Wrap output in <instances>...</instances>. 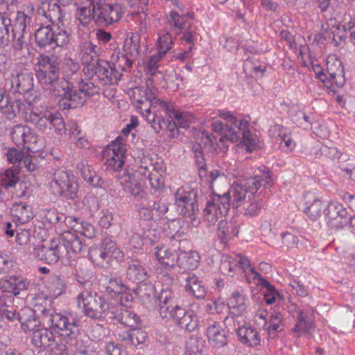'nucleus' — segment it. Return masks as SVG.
Instances as JSON below:
<instances>
[{
  "instance_id": "e433bc0d",
  "label": "nucleus",
  "mask_w": 355,
  "mask_h": 355,
  "mask_svg": "<svg viewBox=\"0 0 355 355\" xmlns=\"http://www.w3.org/2000/svg\"><path fill=\"white\" fill-rule=\"evenodd\" d=\"M304 199L306 204L304 213L311 220H316L321 216L324 209L322 200L311 193L306 194Z\"/></svg>"
},
{
  "instance_id": "f03ea898",
  "label": "nucleus",
  "mask_w": 355,
  "mask_h": 355,
  "mask_svg": "<svg viewBox=\"0 0 355 355\" xmlns=\"http://www.w3.org/2000/svg\"><path fill=\"white\" fill-rule=\"evenodd\" d=\"M49 296L37 295L33 299L32 311L41 318L44 326L48 327L64 338L67 344L75 341L79 334V327L73 319L56 313L47 303Z\"/></svg>"
},
{
  "instance_id": "052dcab7",
  "label": "nucleus",
  "mask_w": 355,
  "mask_h": 355,
  "mask_svg": "<svg viewBox=\"0 0 355 355\" xmlns=\"http://www.w3.org/2000/svg\"><path fill=\"white\" fill-rule=\"evenodd\" d=\"M90 69L94 71V73L105 83L107 84V78H108V69H109V63L107 62L103 61L102 62H99L97 61L95 64H93L90 66Z\"/></svg>"
},
{
  "instance_id": "473e14b6",
  "label": "nucleus",
  "mask_w": 355,
  "mask_h": 355,
  "mask_svg": "<svg viewBox=\"0 0 355 355\" xmlns=\"http://www.w3.org/2000/svg\"><path fill=\"white\" fill-rule=\"evenodd\" d=\"M126 277L132 282L145 281L148 277L145 264L139 259H131L128 261Z\"/></svg>"
},
{
  "instance_id": "7c9ffc66",
  "label": "nucleus",
  "mask_w": 355,
  "mask_h": 355,
  "mask_svg": "<svg viewBox=\"0 0 355 355\" xmlns=\"http://www.w3.org/2000/svg\"><path fill=\"white\" fill-rule=\"evenodd\" d=\"M51 331L46 329H36L33 331L31 343L37 348H51L53 349L54 346L57 345L55 336L53 332L55 333L51 329Z\"/></svg>"
},
{
  "instance_id": "2eb2a0df",
  "label": "nucleus",
  "mask_w": 355,
  "mask_h": 355,
  "mask_svg": "<svg viewBox=\"0 0 355 355\" xmlns=\"http://www.w3.org/2000/svg\"><path fill=\"white\" fill-rule=\"evenodd\" d=\"M12 142L18 147H23L28 150H37L35 145L38 140L37 135L26 125L18 124L10 130Z\"/></svg>"
},
{
  "instance_id": "4be33fe9",
  "label": "nucleus",
  "mask_w": 355,
  "mask_h": 355,
  "mask_svg": "<svg viewBox=\"0 0 355 355\" xmlns=\"http://www.w3.org/2000/svg\"><path fill=\"white\" fill-rule=\"evenodd\" d=\"M29 284V282L21 275H8L0 279V291L17 296L21 291L28 290Z\"/></svg>"
},
{
  "instance_id": "c85d7f7f",
  "label": "nucleus",
  "mask_w": 355,
  "mask_h": 355,
  "mask_svg": "<svg viewBox=\"0 0 355 355\" xmlns=\"http://www.w3.org/2000/svg\"><path fill=\"white\" fill-rule=\"evenodd\" d=\"M155 255L162 266V270L173 271L177 267V257L178 255L165 245L156 246Z\"/></svg>"
},
{
  "instance_id": "e2e57ef3",
  "label": "nucleus",
  "mask_w": 355,
  "mask_h": 355,
  "mask_svg": "<svg viewBox=\"0 0 355 355\" xmlns=\"http://www.w3.org/2000/svg\"><path fill=\"white\" fill-rule=\"evenodd\" d=\"M278 141H279V148L287 153L293 152L296 147V143L293 139L289 130Z\"/></svg>"
},
{
  "instance_id": "6e6d98bb",
  "label": "nucleus",
  "mask_w": 355,
  "mask_h": 355,
  "mask_svg": "<svg viewBox=\"0 0 355 355\" xmlns=\"http://www.w3.org/2000/svg\"><path fill=\"white\" fill-rule=\"evenodd\" d=\"M184 17L180 15L176 11H171L169 16L167 17V24L169 25L171 28L177 31V34L184 28Z\"/></svg>"
},
{
  "instance_id": "13d9d810",
  "label": "nucleus",
  "mask_w": 355,
  "mask_h": 355,
  "mask_svg": "<svg viewBox=\"0 0 355 355\" xmlns=\"http://www.w3.org/2000/svg\"><path fill=\"white\" fill-rule=\"evenodd\" d=\"M101 248L110 256L111 259H119L122 257V252L115 242L108 238L103 239Z\"/></svg>"
},
{
  "instance_id": "09e8293b",
  "label": "nucleus",
  "mask_w": 355,
  "mask_h": 355,
  "mask_svg": "<svg viewBox=\"0 0 355 355\" xmlns=\"http://www.w3.org/2000/svg\"><path fill=\"white\" fill-rule=\"evenodd\" d=\"M105 281V292L111 296L119 295L127 288L121 280L114 277H106Z\"/></svg>"
},
{
  "instance_id": "9d476101",
  "label": "nucleus",
  "mask_w": 355,
  "mask_h": 355,
  "mask_svg": "<svg viewBox=\"0 0 355 355\" xmlns=\"http://www.w3.org/2000/svg\"><path fill=\"white\" fill-rule=\"evenodd\" d=\"M35 39L41 47L51 46V48H54L67 44L69 36L65 30L48 25L42 26L35 31Z\"/></svg>"
},
{
  "instance_id": "5701e85b",
  "label": "nucleus",
  "mask_w": 355,
  "mask_h": 355,
  "mask_svg": "<svg viewBox=\"0 0 355 355\" xmlns=\"http://www.w3.org/2000/svg\"><path fill=\"white\" fill-rule=\"evenodd\" d=\"M34 12V6L30 3H24L21 10L17 11L12 27L13 33H28Z\"/></svg>"
},
{
  "instance_id": "69168bd1",
  "label": "nucleus",
  "mask_w": 355,
  "mask_h": 355,
  "mask_svg": "<svg viewBox=\"0 0 355 355\" xmlns=\"http://www.w3.org/2000/svg\"><path fill=\"white\" fill-rule=\"evenodd\" d=\"M331 33L333 34V42L336 46L341 45L347 37L346 29L341 25L333 26L331 28Z\"/></svg>"
},
{
  "instance_id": "6e6552de",
  "label": "nucleus",
  "mask_w": 355,
  "mask_h": 355,
  "mask_svg": "<svg viewBox=\"0 0 355 355\" xmlns=\"http://www.w3.org/2000/svg\"><path fill=\"white\" fill-rule=\"evenodd\" d=\"M23 119L27 123L33 124L35 128L44 133H50L52 129L61 135L66 131L65 123L60 113H52L49 111L35 112L31 109L23 110Z\"/></svg>"
},
{
  "instance_id": "a211bd4d",
  "label": "nucleus",
  "mask_w": 355,
  "mask_h": 355,
  "mask_svg": "<svg viewBox=\"0 0 355 355\" xmlns=\"http://www.w3.org/2000/svg\"><path fill=\"white\" fill-rule=\"evenodd\" d=\"M123 13V9L120 4L109 3L92 14V19L101 26H108L120 21Z\"/></svg>"
},
{
  "instance_id": "412c9836",
  "label": "nucleus",
  "mask_w": 355,
  "mask_h": 355,
  "mask_svg": "<svg viewBox=\"0 0 355 355\" xmlns=\"http://www.w3.org/2000/svg\"><path fill=\"white\" fill-rule=\"evenodd\" d=\"M107 320H116L121 324L130 329L136 328L140 323L139 316L123 306H114L112 305Z\"/></svg>"
},
{
  "instance_id": "2f4dec72",
  "label": "nucleus",
  "mask_w": 355,
  "mask_h": 355,
  "mask_svg": "<svg viewBox=\"0 0 355 355\" xmlns=\"http://www.w3.org/2000/svg\"><path fill=\"white\" fill-rule=\"evenodd\" d=\"M99 49L92 42H82L78 46V58L83 64L92 66L98 61Z\"/></svg>"
},
{
  "instance_id": "f8f14e48",
  "label": "nucleus",
  "mask_w": 355,
  "mask_h": 355,
  "mask_svg": "<svg viewBox=\"0 0 355 355\" xmlns=\"http://www.w3.org/2000/svg\"><path fill=\"white\" fill-rule=\"evenodd\" d=\"M92 94H93V92L90 91L88 84L83 85L81 87L77 89L73 88L72 81H69V85L60 89V92L55 94V96L61 98L64 108L67 107L68 109H74L83 106L87 97Z\"/></svg>"
},
{
  "instance_id": "0eeeda50",
  "label": "nucleus",
  "mask_w": 355,
  "mask_h": 355,
  "mask_svg": "<svg viewBox=\"0 0 355 355\" xmlns=\"http://www.w3.org/2000/svg\"><path fill=\"white\" fill-rule=\"evenodd\" d=\"M47 186L54 196L67 200L77 197L78 179L72 173L62 168H56L46 172Z\"/></svg>"
},
{
  "instance_id": "1a4fd4ad",
  "label": "nucleus",
  "mask_w": 355,
  "mask_h": 355,
  "mask_svg": "<svg viewBox=\"0 0 355 355\" xmlns=\"http://www.w3.org/2000/svg\"><path fill=\"white\" fill-rule=\"evenodd\" d=\"M77 304L86 316L97 320L107 319L112 307L102 296L88 290L78 294Z\"/></svg>"
},
{
  "instance_id": "ea45409f",
  "label": "nucleus",
  "mask_w": 355,
  "mask_h": 355,
  "mask_svg": "<svg viewBox=\"0 0 355 355\" xmlns=\"http://www.w3.org/2000/svg\"><path fill=\"white\" fill-rule=\"evenodd\" d=\"M200 257L198 252H181L177 257V267L186 270H195L198 268Z\"/></svg>"
},
{
  "instance_id": "c9c22d12",
  "label": "nucleus",
  "mask_w": 355,
  "mask_h": 355,
  "mask_svg": "<svg viewBox=\"0 0 355 355\" xmlns=\"http://www.w3.org/2000/svg\"><path fill=\"white\" fill-rule=\"evenodd\" d=\"M65 223L76 232H80L84 236L92 239L96 236V230L93 225L88 222L82 221L80 218L69 216L65 218Z\"/></svg>"
},
{
  "instance_id": "8fccbe9b",
  "label": "nucleus",
  "mask_w": 355,
  "mask_h": 355,
  "mask_svg": "<svg viewBox=\"0 0 355 355\" xmlns=\"http://www.w3.org/2000/svg\"><path fill=\"white\" fill-rule=\"evenodd\" d=\"M76 20L78 21V26L87 27L91 23L92 18V9L90 6H78L76 11Z\"/></svg>"
},
{
  "instance_id": "bf43d9fd",
  "label": "nucleus",
  "mask_w": 355,
  "mask_h": 355,
  "mask_svg": "<svg viewBox=\"0 0 355 355\" xmlns=\"http://www.w3.org/2000/svg\"><path fill=\"white\" fill-rule=\"evenodd\" d=\"M18 182L19 178L12 170L8 169L0 175V184L6 189L15 187Z\"/></svg>"
},
{
  "instance_id": "37998d69",
  "label": "nucleus",
  "mask_w": 355,
  "mask_h": 355,
  "mask_svg": "<svg viewBox=\"0 0 355 355\" xmlns=\"http://www.w3.org/2000/svg\"><path fill=\"white\" fill-rule=\"evenodd\" d=\"M135 171L139 174L148 176L155 171L151 159L144 153H140L135 158Z\"/></svg>"
},
{
  "instance_id": "49530a36",
  "label": "nucleus",
  "mask_w": 355,
  "mask_h": 355,
  "mask_svg": "<svg viewBox=\"0 0 355 355\" xmlns=\"http://www.w3.org/2000/svg\"><path fill=\"white\" fill-rule=\"evenodd\" d=\"M79 69L80 66L78 62L72 60L71 58H65L62 67V78L68 81H70V80H76Z\"/></svg>"
},
{
  "instance_id": "bb28decb",
  "label": "nucleus",
  "mask_w": 355,
  "mask_h": 355,
  "mask_svg": "<svg viewBox=\"0 0 355 355\" xmlns=\"http://www.w3.org/2000/svg\"><path fill=\"white\" fill-rule=\"evenodd\" d=\"M119 184L123 190L134 198L142 199L145 196V191L141 182L136 178L135 174L124 173L119 177Z\"/></svg>"
},
{
  "instance_id": "a19ab883",
  "label": "nucleus",
  "mask_w": 355,
  "mask_h": 355,
  "mask_svg": "<svg viewBox=\"0 0 355 355\" xmlns=\"http://www.w3.org/2000/svg\"><path fill=\"white\" fill-rule=\"evenodd\" d=\"M40 10L42 15L52 22L60 21L64 17L60 6L54 1L46 0L42 3Z\"/></svg>"
},
{
  "instance_id": "f3484780",
  "label": "nucleus",
  "mask_w": 355,
  "mask_h": 355,
  "mask_svg": "<svg viewBox=\"0 0 355 355\" xmlns=\"http://www.w3.org/2000/svg\"><path fill=\"white\" fill-rule=\"evenodd\" d=\"M249 304L248 298L243 292L236 291L232 293L227 302L231 315L225 320L227 327L230 326L231 323L243 319L241 316L245 312Z\"/></svg>"
},
{
  "instance_id": "603ef678",
  "label": "nucleus",
  "mask_w": 355,
  "mask_h": 355,
  "mask_svg": "<svg viewBox=\"0 0 355 355\" xmlns=\"http://www.w3.org/2000/svg\"><path fill=\"white\" fill-rule=\"evenodd\" d=\"M261 207V201L257 198L256 195L249 198L243 206V214L246 216H255L258 215Z\"/></svg>"
},
{
  "instance_id": "7ed1b4c3",
  "label": "nucleus",
  "mask_w": 355,
  "mask_h": 355,
  "mask_svg": "<svg viewBox=\"0 0 355 355\" xmlns=\"http://www.w3.org/2000/svg\"><path fill=\"white\" fill-rule=\"evenodd\" d=\"M273 184L272 173L263 171L261 175L250 177L244 181H239L227 189L220 184V195H225L229 200L230 206L236 209L242 207L249 198L256 195L258 189L263 186L270 188Z\"/></svg>"
},
{
  "instance_id": "72a5a7b5",
  "label": "nucleus",
  "mask_w": 355,
  "mask_h": 355,
  "mask_svg": "<svg viewBox=\"0 0 355 355\" xmlns=\"http://www.w3.org/2000/svg\"><path fill=\"white\" fill-rule=\"evenodd\" d=\"M132 62L128 57H118L112 67L109 65L107 84H116L121 78L123 71L130 68Z\"/></svg>"
},
{
  "instance_id": "423d86ee",
  "label": "nucleus",
  "mask_w": 355,
  "mask_h": 355,
  "mask_svg": "<svg viewBox=\"0 0 355 355\" xmlns=\"http://www.w3.org/2000/svg\"><path fill=\"white\" fill-rule=\"evenodd\" d=\"M216 115L222 118L224 122L217 120L211 123V130L219 134L220 141L224 140L236 142L241 138L244 141L248 140L250 131L248 122L245 120H238L229 111L217 110Z\"/></svg>"
},
{
  "instance_id": "58836bf2",
  "label": "nucleus",
  "mask_w": 355,
  "mask_h": 355,
  "mask_svg": "<svg viewBox=\"0 0 355 355\" xmlns=\"http://www.w3.org/2000/svg\"><path fill=\"white\" fill-rule=\"evenodd\" d=\"M185 282V289L187 292H189L198 299L205 297L207 290L202 282L196 275L193 273L188 274Z\"/></svg>"
},
{
  "instance_id": "f257e3e1",
  "label": "nucleus",
  "mask_w": 355,
  "mask_h": 355,
  "mask_svg": "<svg viewBox=\"0 0 355 355\" xmlns=\"http://www.w3.org/2000/svg\"><path fill=\"white\" fill-rule=\"evenodd\" d=\"M86 250L83 239L71 231L64 232L58 238L33 247V256L46 263L68 261L70 253L79 254Z\"/></svg>"
},
{
  "instance_id": "9b49d317",
  "label": "nucleus",
  "mask_w": 355,
  "mask_h": 355,
  "mask_svg": "<svg viewBox=\"0 0 355 355\" xmlns=\"http://www.w3.org/2000/svg\"><path fill=\"white\" fill-rule=\"evenodd\" d=\"M197 191L193 189H179L175 193V202L180 209V214L191 220L193 226H197L196 214L198 211V205L196 200Z\"/></svg>"
},
{
  "instance_id": "a878e982",
  "label": "nucleus",
  "mask_w": 355,
  "mask_h": 355,
  "mask_svg": "<svg viewBox=\"0 0 355 355\" xmlns=\"http://www.w3.org/2000/svg\"><path fill=\"white\" fill-rule=\"evenodd\" d=\"M244 322V320H239L233 323L234 328L240 341L243 344H248L252 347H256L260 345V338L257 331L250 326H241V323Z\"/></svg>"
},
{
  "instance_id": "aec40b11",
  "label": "nucleus",
  "mask_w": 355,
  "mask_h": 355,
  "mask_svg": "<svg viewBox=\"0 0 355 355\" xmlns=\"http://www.w3.org/2000/svg\"><path fill=\"white\" fill-rule=\"evenodd\" d=\"M289 312L293 318H297V322L293 331L295 332L311 334L313 330V311L297 308L295 304H291Z\"/></svg>"
},
{
  "instance_id": "cd10ccee",
  "label": "nucleus",
  "mask_w": 355,
  "mask_h": 355,
  "mask_svg": "<svg viewBox=\"0 0 355 355\" xmlns=\"http://www.w3.org/2000/svg\"><path fill=\"white\" fill-rule=\"evenodd\" d=\"M68 286L64 276L53 273L51 274L45 282V288L47 295L50 298H56L65 293Z\"/></svg>"
},
{
  "instance_id": "5fc2aeb1",
  "label": "nucleus",
  "mask_w": 355,
  "mask_h": 355,
  "mask_svg": "<svg viewBox=\"0 0 355 355\" xmlns=\"http://www.w3.org/2000/svg\"><path fill=\"white\" fill-rule=\"evenodd\" d=\"M143 230L139 227L138 223H135L132 230V234L130 238L129 243L130 246L136 250H141L146 243L142 232Z\"/></svg>"
},
{
  "instance_id": "39448f33",
  "label": "nucleus",
  "mask_w": 355,
  "mask_h": 355,
  "mask_svg": "<svg viewBox=\"0 0 355 355\" xmlns=\"http://www.w3.org/2000/svg\"><path fill=\"white\" fill-rule=\"evenodd\" d=\"M37 65L36 76L44 89L55 95L60 89L69 85V81L60 76L59 62L56 56L40 54Z\"/></svg>"
},
{
  "instance_id": "a18cd8bd",
  "label": "nucleus",
  "mask_w": 355,
  "mask_h": 355,
  "mask_svg": "<svg viewBox=\"0 0 355 355\" xmlns=\"http://www.w3.org/2000/svg\"><path fill=\"white\" fill-rule=\"evenodd\" d=\"M89 256L93 263L101 268L107 267L112 261V259L101 247L91 249Z\"/></svg>"
},
{
  "instance_id": "774afa93",
  "label": "nucleus",
  "mask_w": 355,
  "mask_h": 355,
  "mask_svg": "<svg viewBox=\"0 0 355 355\" xmlns=\"http://www.w3.org/2000/svg\"><path fill=\"white\" fill-rule=\"evenodd\" d=\"M24 155V153L22 151L17 148H12L8 150L6 156L9 163L19 166V165H21V160Z\"/></svg>"
},
{
  "instance_id": "393cba45",
  "label": "nucleus",
  "mask_w": 355,
  "mask_h": 355,
  "mask_svg": "<svg viewBox=\"0 0 355 355\" xmlns=\"http://www.w3.org/2000/svg\"><path fill=\"white\" fill-rule=\"evenodd\" d=\"M26 108V104L21 100L12 101L8 95L0 93V112L8 119H12L20 113L22 116Z\"/></svg>"
},
{
  "instance_id": "f704fd0d",
  "label": "nucleus",
  "mask_w": 355,
  "mask_h": 355,
  "mask_svg": "<svg viewBox=\"0 0 355 355\" xmlns=\"http://www.w3.org/2000/svg\"><path fill=\"white\" fill-rule=\"evenodd\" d=\"M10 211L17 225L27 223L34 217L31 206L24 202L14 203L10 208Z\"/></svg>"
},
{
  "instance_id": "ddd939ff",
  "label": "nucleus",
  "mask_w": 355,
  "mask_h": 355,
  "mask_svg": "<svg viewBox=\"0 0 355 355\" xmlns=\"http://www.w3.org/2000/svg\"><path fill=\"white\" fill-rule=\"evenodd\" d=\"M326 66L330 80L327 78V75L322 71L316 72L318 78L327 87H332L333 84L338 87H342L345 83V78L341 60L335 55H330L327 59Z\"/></svg>"
},
{
  "instance_id": "6ab92c4d",
  "label": "nucleus",
  "mask_w": 355,
  "mask_h": 355,
  "mask_svg": "<svg viewBox=\"0 0 355 355\" xmlns=\"http://www.w3.org/2000/svg\"><path fill=\"white\" fill-rule=\"evenodd\" d=\"M327 223L333 230H338L347 224V211L341 203L331 202L324 210Z\"/></svg>"
},
{
  "instance_id": "338daca9",
  "label": "nucleus",
  "mask_w": 355,
  "mask_h": 355,
  "mask_svg": "<svg viewBox=\"0 0 355 355\" xmlns=\"http://www.w3.org/2000/svg\"><path fill=\"white\" fill-rule=\"evenodd\" d=\"M133 343L132 345L138 347L140 349H143L146 345V342L148 340L147 333L141 329H136V328L133 329Z\"/></svg>"
},
{
  "instance_id": "20e7f679",
  "label": "nucleus",
  "mask_w": 355,
  "mask_h": 355,
  "mask_svg": "<svg viewBox=\"0 0 355 355\" xmlns=\"http://www.w3.org/2000/svg\"><path fill=\"white\" fill-rule=\"evenodd\" d=\"M209 178L212 195L203 210V220L208 226H213L220 218L228 213L230 204L225 195H220V184L227 187L228 181L225 174L213 170L209 173Z\"/></svg>"
},
{
  "instance_id": "4d7b16f0",
  "label": "nucleus",
  "mask_w": 355,
  "mask_h": 355,
  "mask_svg": "<svg viewBox=\"0 0 355 355\" xmlns=\"http://www.w3.org/2000/svg\"><path fill=\"white\" fill-rule=\"evenodd\" d=\"M10 19L6 12L0 11V45L4 44L8 40Z\"/></svg>"
},
{
  "instance_id": "c03bdc74",
  "label": "nucleus",
  "mask_w": 355,
  "mask_h": 355,
  "mask_svg": "<svg viewBox=\"0 0 355 355\" xmlns=\"http://www.w3.org/2000/svg\"><path fill=\"white\" fill-rule=\"evenodd\" d=\"M73 275L75 279L80 284L89 282L92 277L90 266L85 261H77L74 265Z\"/></svg>"
},
{
  "instance_id": "79ce46f5",
  "label": "nucleus",
  "mask_w": 355,
  "mask_h": 355,
  "mask_svg": "<svg viewBox=\"0 0 355 355\" xmlns=\"http://www.w3.org/2000/svg\"><path fill=\"white\" fill-rule=\"evenodd\" d=\"M252 271V279L257 281L256 284L259 286L262 285L266 289L267 293L264 294V300L266 304H272L278 295L277 291L275 287L271 285L268 281L265 279L256 270Z\"/></svg>"
},
{
  "instance_id": "4c0bfd02",
  "label": "nucleus",
  "mask_w": 355,
  "mask_h": 355,
  "mask_svg": "<svg viewBox=\"0 0 355 355\" xmlns=\"http://www.w3.org/2000/svg\"><path fill=\"white\" fill-rule=\"evenodd\" d=\"M239 224L236 221L227 222L220 220L218 224V236L223 243L227 241L239 234Z\"/></svg>"
},
{
  "instance_id": "864d4df0",
  "label": "nucleus",
  "mask_w": 355,
  "mask_h": 355,
  "mask_svg": "<svg viewBox=\"0 0 355 355\" xmlns=\"http://www.w3.org/2000/svg\"><path fill=\"white\" fill-rule=\"evenodd\" d=\"M139 227L143 230V236L146 244L152 245L156 243L159 238V235L155 229L150 227V224L145 221H138Z\"/></svg>"
},
{
  "instance_id": "4468645a",
  "label": "nucleus",
  "mask_w": 355,
  "mask_h": 355,
  "mask_svg": "<svg viewBox=\"0 0 355 355\" xmlns=\"http://www.w3.org/2000/svg\"><path fill=\"white\" fill-rule=\"evenodd\" d=\"M220 269L221 272L226 275H232L235 270L241 269L245 274L246 280L248 283H250L249 278H252L251 270H255L252 267L249 259L241 254L224 255L221 261Z\"/></svg>"
},
{
  "instance_id": "de8ad7c7",
  "label": "nucleus",
  "mask_w": 355,
  "mask_h": 355,
  "mask_svg": "<svg viewBox=\"0 0 355 355\" xmlns=\"http://www.w3.org/2000/svg\"><path fill=\"white\" fill-rule=\"evenodd\" d=\"M139 45L138 44L137 37L134 34L127 38L123 45L124 55L121 57H128L132 62V59L139 55Z\"/></svg>"
},
{
  "instance_id": "b1692460",
  "label": "nucleus",
  "mask_w": 355,
  "mask_h": 355,
  "mask_svg": "<svg viewBox=\"0 0 355 355\" xmlns=\"http://www.w3.org/2000/svg\"><path fill=\"white\" fill-rule=\"evenodd\" d=\"M11 87L19 94H27L33 89V75L26 70L12 74L10 79Z\"/></svg>"
},
{
  "instance_id": "dca6fc26",
  "label": "nucleus",
  "mask_w": 355,
  "mask_h": 355,
  "mask_svg": "<svg viewBox=\"0 0 355 355\" xmlns=\"http://www.w3.org/2000/svg\"><path fill=\"white\" fill-rule=\"evenodd\" d=\"M150 104L158 105L169 118L175 120L181 128H189L190 123L194 121V117L192 114L181 112L177 109L175 105L171 101H164L159 98L155 97L151 100Z\"/></svg>"
},
{
  "instance_id": "680f3d73",
  "label": "nucleus",
  "mask_w": 355,
  "mask_h": 355,
  "mask_svg": "<svg viewBox=\"0 0 355 355\" xmlns=\"http://www.w3.org/2000/svg\"><path fill=\"white\" fill-rule=\"evenodd\" d=\"M158 51L165 55L171 48L173 44L172 35L166 32L160 35L158 39Z\"/></svg>"
},
{
  "instance_id": "3c124183",
  "label": "nucleus",
  "mask_w": 355,
  "mask_h": 355,
  "mask_svg": "<svg viewBox=\"0 0 355 355\" xmlns=\"http://www.w3.org/2000/svg\"><path fill=\"white\" fill-rule=\"evenodd\" d=\"M179 326L188 331H193L198 329L199 326L198 315L193 310L187 311Z\"/></svg>"
},
{
  "instance_id": "c756f323",
  "label": "nucleus",
  "mask_w": 355,
  "mask_h": 355,
  "mask_svg": "<svg viewBox=\"0 0 355 355\" xmlns=\"http://www.w3.org/2000/svg\"><path fill=\"white\" fill-rule=\"evenodd\" d=\"M207 336L209 343L213 347L220 348L225 345L227 338L221 324L216 321L209 323L207 328Z\"/></svg>"
},
{
  "instance_id": "0e129e2a",
  "label": "nucleus",
  "mask_w": 355,
  "mask_h": 355,
  "mask_svg": "<svg viewBox=\"0 0 355 355\" xmlns=\"http://www.w3.org/2000/svg\"><path fill=\"white\" fill-rule=\"evenodd\" d=\"M125 149L123 139L121 137H118L110 146L108 153L123 158Z\"/></svg>"
}]
</instances>
